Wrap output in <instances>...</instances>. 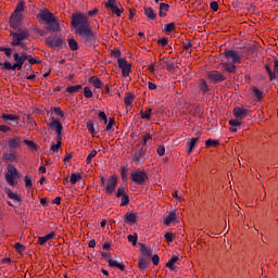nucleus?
Segmentation results:
<instances>
[{"mask_svg": "<svg viewBox=\"0 0 278 278\" xmlns=\"http://www.w3.org/2000/svg\"><path fill=\"white\" fill-rule=\"evenodd\" d=\"M72 25L75 27V34L80 36L85 45H92L94 42V33L90 28V22L88 17L84 14H73Z\"/></svg>", "mask_w": 278, "mask_h": 278, "instance_id": "nucleus-1", "label": "nucleus"}, {"mask_svg": "<svg viewBox=\"0 0 278 278\" xmlns=\"http://www.w3.org/2000/svg\"><path fill=\"white\" fill-rule=\"evenodd\" d=\"M39 23L47 25L48 31H60V23L55 18V15L49 11V9H41L37 14Z\"/></svg>", "mask_w": 278, "mask_h": 278, "instance_id": "nucleus-2", "label": "nucleus"}, {"mask_svg": "<svg viewBox=\"0 0 278 278\" xmlns=\"http://www.w3.org/2000/svg\"><path fill=\"white\" fill-rule=\"evenodd\" d=\"M10 36L12 38L11 47H21V49H27V43L23 42V40H27L29 38V30L27 28L18 29L16 33L11 31Z\"/></svg>", "mask_w": 278, "mask_h": 278, "instance_id": "nucleus-3", "label": "nucleus"}, {"mask_svg": "<svg viewBox=\"0 0 278 278\" xmlns=\"http://www.w3.org/2000/svg\"><path fill=\"white\" fill-rule=\"evenodd\" d=\"M5 180L9 186H16V184H18V169H16V167L13 165H8Z\"/></svg>", "mask_w": 278, "mask_h": 278, "instance_id": "nucleus-4", "label": "nucleus"}, {"mask_svg": "<svg viewBox=\"0 0 278 278\" xmlns=\"http://www.w3.org/2000/svg\"><path fill=\"white\" fill-rule=\"evenodd\" d=\"M206 77L207 80L213 81V84H223V81L227 79V76L217 70L206 72Z\"/></svg>", "mask_w": 278, "mask_h": 278, "instance_id": "nucleus-5", "label": "nucleus"}, {"mask_svg": "<svg viewBox=\"0 0 278 278\" xmlns=\"http://www.w3.org/2000/svg\"><path fill=\"white\" fill-rule=\"evenodd\" d=\"M130 178L137 186H144L147 179H149V175L144 170H136L131 173Z\"/></svg>", "mask_w": 278, "mask_h": 278, "instance_id": "nucleus-6", "label": "nucleus"}, {"mask_svg": "<svg viewBox=\"0 0 278 278\" xmlns=\"http://www.w3.org/2000/svg\"><path fill=\"white\" fill-rule=\"evenodd\" d=\"M224 55L231 64H240L242 62V54L238 51L226 49Z\"/></svg>", "mask_w": 278, "mask_h": 278, "instance_id": "nucleus-7", "label": "nucleus"}, {"mask_svg": "<svg viewBox=\"0 0 278 278\" xmlns=\"http://www.w3.org/2000/svg\"><path fill=\"white\" fill-rule=\"evenodd\" d=\"M104 7L106 10H111L112 14H115V16L118 17H121L123 12H125L123 7L118 8V5H116V0H108V2L104 3Z\"/></svg>", "mask_w": 278, "mask_h": 278, "instance_id": "nucleus-8", "label": "nucleus"}, {"mask_svg": "<svg viewBox=\"0 0 278 278\" xmlns=\"http://www.w3.org/2000/svg\"><path fill=\"white\" fill-rule=\"evenodd\" d=\"M116 186H118V178L116 177V175L110 176L104 187L105 193L114 194V191L116 190Z\"/></svg>", "mask_w": 278, "mask_h": 278, "instance_id": "nucleus-9", "label": "nucleus"}, {"mask_svg": "<svg viewBox=\"0 0 278 278\" xmlns=\"http://www.w3.org/2000/svg\"><path fill=\"white\" fill-rule=\"evenodd\" d=\"M0 118L3 121V123H7V125H12L13 127H16V125H18V121H21V116L8 113H2Z\"/></svg>", "mask_w": 278, "mask_h": 278, "instance_id": "nucleus-10", "label": "nucleus"}, {"mask_svg": "<svg viewBox=\"0 0 278 278\" xmlns=\"http://www.w3.org/2000/svg\"><path fill=\"white\" fill-rule=\"evenodd\" d=\"M46 45L50 47V49H59V47H64V39L60 37H48L46 39Z\"/></svg>", "mask_w": 278, "mask_h": 278, "instance_id": "nucleus-11", "label": "nucleus"}, {"mask_svg": "<svg viewBox=\"0 0 278 278\" xmlns=\"http://www.w3.org/2000/svg\"><path fill=\"white\" fill-rule=\"evenodd\" d=\"M49 127L56 131V138H62V130L64 129V126H62L60 118L52 117L51 122L49 123Z\"/></svg>", "mask_w": 278, "mask_h": 278, "instance_id": "nucleus-12", "label": "nucleus"}, {"mask_svg": "<svg viewBox=\"0 0 278 278\" xmlns=\"http://www.w3.org/2000/svg\"><path fill=\"white\" fill-rule=\"evenodd\" d=\"M10 27H12V29H18V27H21L22 23H23V14H16V13H12L10 20Z\"/></svg>", "mask_w": 278, "mask_h": 278, "instance_id": "nucleus-13", "label": "nucleus"}, {"mask_svg": "<svg viewBox=\"0 0 278 278\" xmlns=\"http://www.w3.org/2000/svg\"><path fill=\"white\" fill-rule=\"evenodd\" d=\"M118 67L122 68L123 77H129V73H131V64L127 62L125 59H118Z\"/></svg>", "mask_w": 278, "mask_h": 278, "instance_id": "nucleus-14", "label": "nucleus"}, {"mask_svg": "<svg viewBox=\"0 0 278 278\" xmlns=\"http://www.w3.org/2000/svg\"><path fill=\"white\" fill-rule=\"evenodd\" d=\"M265 70L268 73L270 81L278 78V60L274 61V71L270 68V65L266 64Z\"/></svg>", "mask_w": 278, "mask_h": 278, "instance_id": "nucleus-15", "label": "nucleus"}, {"mask_svg": "<svg viewBox=\"0 0 278 278\" xmlns=\"http://www.w3.org/2000/svg\"><path fill=\"white\" fill-rule=\"evenodd\" d=\"M232 114L235 118H239V121H242V118H247V116H249V110L236 106L232 111Z\"/></svg>", "mask_w": 278, "mask_h": 278, "instance_id": "nucleus-16", "label": "nucleus"}, {"mask_svg": "<svg viewBox=\"0 0 278 278\" xmlns=\"http://www.w3.org/2000/svg\"><path fill=\"white\" fill-rule=\"evenodd\" d=\"M21 142H22L21 137H13V138L7 139V144L9 149H13V150L21 148Z\"/></svg>", "mask_w": 278, "mask_h": 278, "instance_id": "nucleus-17", "label": "nucleus"}, {"mask_svg": "<svg viewBox=\"0 0 278 278\" xmlns=\"http://www.w3.org/2000/svg\"><path fill=\"white\" fill-rule=\"evenodd\" d=\"M124 223H127L128 225H136V223H138V215L132 212H127L124 215Z\"/></svg>", "mask_w": 278, "mask_h": 278, "instance_id": "nucleus-18", "label": "nucleus"}, {"mask_svg": "<svg viewBox=\"0 0 278 278\" xmlns=\"http://www.w3.org/2000/svg\"><path fill=\"white\" fill-rule=\"evenodd\" d=\"M13 60L15 62L13 64V71H21L23 68V64H25V63H24L23 59H21V55L18 54V52H15L13 54Z\"/></svg>", "mask_w": 278, "mask_h": 278, "instance_id": "nucleus-19", "label": "nucleus"}, {"mask_svg": "<svg viewBox=\"0 0 278 278\" xmlns=\"http://www.w3.org/2000/svg\"><path fill=\"white\" fill-rule=\"evenodd\" d=\"M222 68H224L226 73H230V74L236 73V71L238 70V67L236 66V63H229V62L222 63Z\"/></svg>", "mask_w": 278, "mask_h": 278, "instance_id": "nucleus-20", "label": "nucleus"}, {"mask_svg": "<svg viewBox=\"0 0 278 278\" xmlns=\"http://www.w3.org/2000/svg\"><path fill=\"white\" fill-rule=\"evenodd\" d=\"M55 238V231H52L48 235H46L45 237H38V244H47V242H49V240H53Z\"/></svg>", "mask_w": 278, "mask_h": 278, "instance_id": "nucleus-21", "label": "nucleus"}, {"mask_svg": "<svg viewBox=\"0 0 278 278\" xmlns=\"http://www.w3.org/2000/svg\"><path fill=\"white\" fill-rule=\"evenodd\" d=\"M198 88L202 94H207V91L210 90V86L207 85V81L205 79L201 78L198 84Z\"/></svg>", "mask_w": 278, "mask_h": 278, "instance_id": "nucleus-22", "label": "nucleus"}, {"mask_svg": "<svg viewBox=\"0 0 278 278\" xmlns=\"http://www.w3.org/2000/svg\"><path fill=\"white\" fill-rule=\"evenodd\" d=\"M2 160H4L7 164H11V162H16V153L14 151L7 152L3 154Z\"/></svg>", "mask_w": 278, "mask_h": 278, "instance_id": "nucleus-23", "label": "nucleus"}, {"mask_svg": "<svg viewBox=\"0 0 278 278\" xmlns=\"http://www.w3.org/2000/svg\"><path fill=\"white\" fill-rule=\"evenodd\" d=\"M175 220H177V213H175V211H170L168 216L164 219L163 225L168 227V225H170V223H175Z\"/></svg>", "mask_w": 278, "mask_h": 278, "instance_id": "nucleus-24", "label": "nucleus"}, {"mask_svg": "<svg viewBox=\"0 0 278 278\" xmlns=\"http://www.w3.org/2000/svg\"><path fill=\"white\" fill-rule=\"evenodd\" d=\"M144 15L147 16V18H149V21H155V18H157V14H155L153 8L151 7L144 8Z\"/></svg>", "mask_w": 278, "mask_h": 278, "instance_id": "nucleus-25", "label": "nucleus"}, {"mask_svg": "<svg viewBox=\"0 0 278 278\" xmlns=\"http://www.w3.org/2000/svg\"><path fill=\"white\" fill-rule=\"evenodd\" d=\"M151 114H153V109L151 108L140 111V116L143 121H151Z\"/></svg>", "mask_w": 278, "mask_h": 278, "instance_id": "nucleus-26", "label": "nucleus"}, {"mask_svg": "<svg viewBox=\"0 0 278 278\" xmlns=\"http://www.w3.org/2000/svg\"><path fill=\"white\" fill-rule=\"evenodd\" d=\"M168 10H170V5H169L168 3L162 2V3L160 4L159 16H161V18L166 17V12H168Z\"/></svg>", "mask_w": 278, "mask_h": 278, "instance_id": "nucleus-27", "label": "nucleus"}, {"mask_svg": "<svg viewBox=\"0 0 278 278\" xmlns=\"http://www.w3.org/2000/svg\"><path fill=\"white\" fill-rule=\"evenodd\" d=\"M177 262H179V256L173 255L165 266L169 268V270H175V264H177Z\"/></svg>", "mask_w": 278, "mask_h": 278, "instance_id": "nucleus-28", "label": "nucleus"}, {"mask_svg": "<svg viewBox=\"0 0 278 278\" xmlns=\"http://www.w3.org/2000/svg\"><path fill=\"white\" fill-rule=\"evenodd\" d=\"M89 84H91L92 86H94L98 89L103 88V81H101L97 76H91L89 78Z\"/></svg>", "mask_w": 278, "mask_h": 278, "instance_id": "nucleus-29", "label": "nucleus"}, {"mask_svg": "<svg viewBox=\"0 0 278 278\" xmlns=\"http://www.w3.org/2000/svg\"><path fill=\"white\" fill-rule=\"evenodd\" d=\"M5 193L8 194L9 199H12L13 201H17V203H21V195L17 193L12 192V189L5 188Z\"/></svg>", "mask_w": 278, "mask_h": 278, "instance_id": "nucleus-30", "label": "nucleus"}, {"mask_svg": "<svg viewBox=\"0 0 278 278\" xmlns=\"http://www.w3.org/2000/svg\"><path fill=\"white\" fill-rule=\"evenodd\" d=\"M86 127H87L89 134L92 136V138H96L97 131L94 130V122L92 119H89L86 124Z\"/></svg>", "mask_w": 278, "mask_h": 278, "instance_id": "nucleus-31", "label": "nucleus"}, {"mask_svg": "<svg viewBox=\"0 0 278 278\" xmlns=\"http://www.w3.org/2000/svg\"><path fill=\"white\" fill-rule=\"evenodd\" d=\"M140 251H141V255H143V257H151V255H153V252L151 251V248H147V245L144 244H140Z\"/></svg>", "mask_w": 278, "mask_h": 278, "instance_id": "nucleus-32", "label": "nucleus"}, {"mask_svg": "<svg viewBox=\"0 0 278 278\" xmlns=\"http://www.w3.org/2000/svg\"><path fill=\"white\" fill-rule=\"evenodd\" d=\"M109 266H111V268H118L119 270L124 271L125 270V265L121 264L112 258L109 260Z\"/></svg>", "mask_w": 278, "mask_h": 278, "instance_id": "nucleus-33", "label": "nucleus"}, {"mask_svg": "<svg viewBox=\"0 0 278 278\" xmlns=\"http://www.w3.org/2000/svg\"><path fill=\"white\" fill-rule=\"evenodd\" d=\"M149 262H150L149 258H144V257L139 258L138 268H140V270H144L149 268Z\"/></svg>", "mask_w": 278, "mask_h": 278, "instance_id": "nucleus-34", "label": "nucleus"}, {"mask_svg": "<svg viewBox=\"0 0 278 278\" xmlns=\"http://www.w3.org/2000/svg\"><path fill=\"white\" fill-rule=\"evenodd\" d=\"M197 142H199V138H191V140L187 142L188 155H190V153H192V149H194V147H197Z\"/></svg>", "mask_w": 278, "mask_h": 278, "instance_id": "nucleus-35", "label": "nucleus"}, {"mask_svg": "<svg viewBox=\"0 0 278 278\" xmlns=\"http://www.w3.org/2000/svg\"><path fill=\"white\" fill-rule=\"evenodd\" d=\"M25 11V1L20 0L18 3L16 4V8L13 12V14H23L21 12Z\"/></svg>", "mask_w": 278, "mask_h": 278, "instance_id": "nucleus-36", "label": "nucleus"}, {"mask_svg": "<svg viewBox=\"0 0 278 278\" xmlns=\"http://www.w3.org/2000/svg\"><path fill=\"white\" fill-rule=\"evenodd\" d=\"M143 155H144V150L140 149L139 151H136L132 156V162L138 164V162H140V160H142Z\"/></svg>", "mask_w": 278, "mask_h": 278, "instance_id": "nucleus-37", "label": "nucleus"}, {"mask_svg": "<svg viewBox=\"0 0 278 278\" xmlns=\"http://www.w3.org/2000/svg\"><path fill=\"white\" fill-rule=\"evenodd\" d=\"M50 149L54 153L60 151L62 149V137H56V144H52Z\"/></svg>", "mask_w": 278, "mask_h": 278, "instance_id": "nucleus-38", "label": "nucleus"}, {"mask_svg": "<svg viewBox=\"0 0 278 278\" xmlns=\"http://www.w3.org/2000/svg\"><path fill=\"white\" fill-rule=\"evenodd\" d=\"M83 86L81 85H75V86H68L66 87V92L70 94H75L78 90H81Z\"/></svg>", "mask_w": 278, "mask_h": 278, "instance_id": "nucleus-39", "label": "nucleus"}, {"mask_svg": "<svg viewBox=\"0 0 278 278\" xmlns=\"http://www.w3.org/2000/svg\"><path fill=\"white\" fill-rule=\"evenodd\" d=\"M67 42L71 51H77L79 49V45L75 39H68Z\"/></svg>", "mask_w": 278, "mask_h": 278, "instance_id": "nucleus-40", "label": "nucleus"}, {"mask_svg": "<svg viewBox=\"0 0 278 278\" xmlns=\"http://www.w3.org/2000/svg\"><path fill=\"white\" fill-rule=\"evenodd\" d=\"M134 96L131 92H127L125 98H124V103L125 105H131V103H134Z\"/></svg>", "mask_w": 278, "mask_h": 278, "instance_id": "nucleus-41", "label": "nucleus"}, {"mask_svg": "<svg viewBox=\"0 0 278 278\" xmlns=\"http://www.w3.org/2000/svg\"><path fill=\"white\" fill-rule=\"evenodd\" d=\"M253 93L258 101H262V99H264V91L260 90L257 87H253Z\"/></svg>", "mask_w": 278, "mask_h": 278, "instance_id": "nucleus-42", "label": "nucleus"}, {"mask_svg": "<svg viewBox=\"0 0 278 278\" xmlns=\"http://www.w3.org/2000/svg\"><path fill=\"white\" fill-rule=\"evenodd\" d=\"M0 66L2 71H14V65H12V63H10V61H5L3 64L0 63Z\"/></svg>", "mask_w": 278, "mask_h": 278, "instance_id": "nucleus-43", "label": "nucleus"}, {"mask_svg": "<svg viewBox=\"0 0 278 278\" xmlns=\"http://www.w3.org/2000/svg\"><path fill=\"white\" fill-rule=\"evenodd\" d=\"M51 112H54L55 116H60V118H64V113L60 106H52Z\"/></svg>", "mask_w": 278, "mask_h": 278, "instance_id": "nucleus-44", "label": "nucleus"}, {"mask_svg": "<svg viewBox=\"0 0 278 278\" xmlns=\"http://www.w3.org/2000/svg\"><path fill=\"white\" fill-rule=\"evenodd\" d=\"M79 180H81V174L76 173L71 175V178H70L71 184L75 185Z\"/></svg>", "mask_w": 278, "mask_h": 278, "instance_id": "nucleus-45", "label": "nucleus"}, {"mask_svg": "<svg viewBox=\"0 0 278 278\" xmlns=\"http://www.w3.org/2000/svg\"><path fill=\"white\" fill-rule=\"evenodd\" d=\"M125 195H127V191H126L125 187L124 186H119L117 188V192H116L117 199H121V197H125Z\"/></svg>", "mask_w": 278, "mask_h": 278, "instance_id": "nucleus-46", "label": "nucleus"}, {"mask_svg": "<svg viewBox=\"0 0 278 278\" xmlns=\"http://www.w3.org/2000/svg\"><path fill=\"white\" fill-rule=\"evenodd\" d=\"M166 64V70L167 71H175V61L173 59H169L168 61L165 62Z\"/></svg>", "mask_w": 278, "mask_h": 278, "instance_id": "nucleus-47", "label": "nucleus"}, {"mask_svg": "<svg viewBox=\"0 0 278 278\" xmlns=\"http://www.w3.org/2000/svg\"><path fill=\"white\" fill-rule=\"evenodd\" d=\"M97 157V150H92L86 159V164H92V159Z\"/></svg>", "mask_w": 278, "mask_h": 278, "instance_id": "nucleus-48", "label": "nucleus"}, {"mask_svg": "<svg viewBox=\"0 0 278 278\" xmlns=\"http://www.w3.org/2000/svg\"><path fill=\"white\" fill-rule=\"evenodd\" d=\"M219 142L218 140H213V139H207L205 141V147L210 148V147H218Z\"/></svg>", "mask_w": 278, "mask_h": 278, "instance_id": "nucleus-49", "label": "nucleus"}, {"mask_svg": "<svg viewBox=\"0 0 278 278\" xmlns=\"http://www.w3.org/2000/svg\"><path fill=\"white\" fill-rule=\"evenodd\" d=\"M24 144H26V147H29V149L31 151H36L37 147H36V142L31 141V140H24Z\"/></svg>", "mask_w": 278, "mask_h": 278, "instance_id": "nucleus-50", "label": "nucleus"}, {"mask_svg": "<svg viewBox=\"0 0 278 278\" xmlns=\"http://www.w3.org/2000/svg\"><path fill=\"white\" fill-rule=\"evenodd\" d=\"M176 27L174 23H168L164 26V31H167L170 34L172 31H175Z\"/></svg>", "mask_w": 278, "mask_h": 278, "instance_id": "nucleus-51", "label": "nucleus"}, {"mask_svg": "<svg viewBox=\"0 0 278 278\" xmlns=\"http://www.w3.org/2000/svg\"><path fill=\"white\" fill-rule=\"evenodd\" d=\"M84 96L86 99H92L93 94H92V90L90 89V87L84 88Z\"/></svg>", "mask_w": 278, "mask_h": 278, "instance_id": "nucleus-52", "label": "nucleus"}, {"mask_svg": "<svg viewBox=\"0 0 278 278\" xmlns=\"http://www.w3.org/2000/svg\"><path fill=\"white\" fill-rule=\"evenodd\" d=\"M229 125H231V127H240V125H242V119L237 117L236 119H230Z\"/></svg>", "mask_w": 278, "mask_h": 278, "instance_id": "nucleus-53", "label": "nucleus"}, {"mask_svg": "<svg viewBox=\"0 0 278 278\" xmlns=\"http://www.w3.org/2000/svg\"><path fill=\"white\" fill-rule=\"evenodd\" d=\"M125 205H129V195H122L121 207H125Z\"/></svg>", "mask_w": 278, "mask_h": 278, "instance_id": "nucleus-54", "label": "nucleus"}, {"mask_svg": "<svg viewBox=\"0 0 278 278\" xmlns=\"http://www.w3.org/2000/svg\"><path fill=\"white\" fill-rule=\"evenodd\" d=\"M14 249L17 251V253H23L25 251V245L21 244L20 242H16L14 245Z\"/></svg>", "mask_w": 278, "mask_h": 278, "instance_id": "nucleus-55", "label": "nucleus"}, {"mask_svg": "<svg viewBox=\"0 0 278 278\" xmlns=\"http://www.w3.org/2000/svg\"><path fill=\"white\" fill-rule=\"evenodd\" d=\"M128 242H131L132 245L136 247V244H138V236L129 235Z\"/></svg>", "mask_w": 278, "mask_h": 278, "instance_id": "nucleus-56", "label": "nucleus"}, {"mask_svg": "<svg viewBox=\"0 0 278 278\" xmlns=\"http://www.w3.org/2000/svg\"><path fill=\"white\" fill-rule=\"evenodd\" d=\"M156 152L160 155V157H163V155H165L166 153V148L164 146H159Z\"/></svg>", "mask_w": 278, "mask_h": 278, "instance_id": "nucleus-57", "label": "nucleus"}, {"mask_svg": "<svg viewBox=\"0 0 278 278\" xmlns=\"http://www.w3.org/2000/svg\"><path fill=\"white\" fill-rule=\"evenodd\" d=\"M0 131H2V134H8V131H12V128L8 125H0Z\"/></svg>", "mask_w": 278, "mask_h": 278, "instance_id": "nucleus-58", "label": "nucleus"}, {"mask_svg": "<svg viewBox=\"0 0 278 278\" xmlns=\"http://www.w3.org/2000/svg\"><path fill=\"white\" fill-rule=\"evenodd\" d=\"M164 238H165V241H166L167 243L173 242V233H172V232H166V233L164 235Z\"/></svg>", "mask_w": 278, "mask_h": 278, "instance_id": "nucleus-59", "label": "nucleus"}, {"mask_svg": "<svg viewBox=\"0 0 278 278\" xmlns=\"http://www.w3.org/2000/svg\"><path fill=\"white\" fill-rule=\"evenodd\" d=\"M211 10H213V12H218V2L217 1H213L210 4Z\"/></svg>", "mask_w": 278, "mask_h": 278, "instance_id": "nucleus-60", "label": "nucleus"}, {"mask_svg": "<svg viewBox=\"0 0 278 278\" xmlns=\"http://www.w3.org/2000/svg\"><path fill=\"white\" fill-rule=\"evenodd\" d=\"M24 181H25L26 188H31L33 184H31V178L29 176H25Z\"/></svg>", "mask_w": 278, "mask_h": 278, "instance_id": "nucleus-61", "label": "nucleus"}, {"mask_svg": "<svg viewBox=\"0 0 278 278\" xmlns=\"http://www.w3.org/2000/svg\"><path fill=\"white\" fill-rule=\"evenodd\" d=\"M98 116L101 118V121L108 123V115H105V112L101 111Z\"/></svg>", "mask_w": 278, "mask_h": 278, "instance_id": "nucleus-62", "label": "nucleus"}, {"mask_svg": "<svg viewBox=\"0 0 278 278\" xmlns=\"http://www.w3.org/2000/svg\"><path fill=\"white\" fill-rule=\"evenodd\" d=\"M157 43L161 46V47H166V45H168V39L166 38H162L157 41Z\"/></svg>", "mask_w": 278, "mask_h": 278, "instance_id": "nucleus-63", "label": "nucleus"}, {"mask_svg": "<svg viewBox=\"0 0 278 278\" xmlns=\"http://www.w3.org/2000/svg\"><path fill=\"white\" fill-rule=\"evenodd\" d=\"M119 56H121V50L111 51V58H119Z\"/></svg>", "mask_w": 278, "mask_h": 278, "instance_id": "nucleus-64", "label": "nucleus"}]
</instances>
